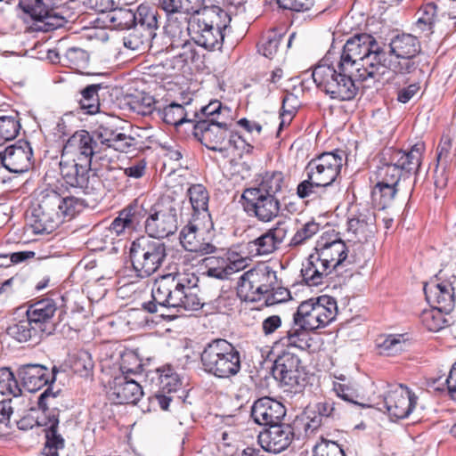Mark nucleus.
I'll return each mask as SVG.
<instances>
[{"instance_id":"41","label":"nucleus","mask_w":456,"mask_h":456,"mask_svg":"<svg viewBox=\"0 0 456 456\" xmlns=\"http://www.w3.org/2000/svg\"><path fill=\"white\" fill-rule=\"evenodd\" d=\"M279 248L271 233L267 231L258 238L250 240L247 244L248 253L251 256H267Z\"/></svg>"},{"instance_id":"30","label":"nucleus","mask_w":456,"mask_h":456,"mask_svg":"<svg viewBox=\"0 0 456 456\" xmlns=\"http://www.w3.org/2000/svg\"><path fill=\"white\" fill-rule=\"evenodd\" d=\"M333 271L335 270L329 265L328 261L314 251L303 264L301 275L303 281L308 286H318L324 283Z\"/></svg>"},{"instance_id":"9","label":"nucleus","mask_w":456,"mask_h":456,"mask_svg":"<svg viewBox=\"0 0 456 456\" xmlns=\"http://www.w3.org/2000/svg\"><path fill=\"white\" fill-rule=\"evenodd\" d=\"M193 134L204 146L214 151H224L229 147H250L240 135L233 133L224 120H199L194 125Z\"/></svg>"},{"instance_id":"45","label":"nucleus","mask_w":456,"mask_h":456,"mask_svg":"<svg viewBox=\"0 0 456 456\" xmlns=\"http://www.w3.org/2000/svg\"><path fill=\"white\" fill-rule=\"evenodd\" d=\"M406 339L402 334L381 336L378 340L380 354L390 356L398 354L405 347Z\"/></svg>"},{"instance_id":"53","label":"nucleus","mask_w":456,"mask_h":456,"mask_svg":"<svg viewBox=\"0 0 456 456\" xmlns=\"http://www.w3.org/2000/svg\"><path fill=\"white\" fill-rule=\"evenodd\" d=\"M20 129V125L15 117L2 116L0 117V137L3 143L5 141L14 139Z\"/></svg>"},{"instance_id":"34","label":"nucleus","mask_w":456,"mask_h":456,"mask_svg":"<svg viewBox=\"0 0 456 456\" xmlns=\"http://www.w3.org/2000/svg\"><path fill=\"white\" fill-rule=\"evenodd\" d=\"M301 361L294 354L283 353L274 362L273 373L286 385L292 386L297 383Z\"/></svg>"},{"instance_id":"27","label":"nucleus","mask_w":456,"mask_h":456,"mask_svg":"<svg viewBox=\"0 0 456 456\" xmlns=\"http://www.w3.org/2000/svg\"><path fill=\"white\" fill-rule=\"evenodd\" d=\"M285 414L282 403L267 396L257 399L251 407V417L260 426L276 425Z\"/></svg>"},{"instance_id":"32","label":"nucleus","mask_w":456,"mask_h":456,"mask_svg":"<svg viewBox=\"0 0 456 456\" xmlns=\"http://www.w3.org/2000/svg\"><path fill=\"white\" fill-rule=\"evenodd\" d=\"M205 270L202 272L203 275L217 280H227L233 273L242 270L246 266L244 258H240L235 261L220 257H206L203 259Z\"/></svg>"},{"instance_id":"13","label":"nucleus","mask_w":456,"mask_h":456,"mask_svg":"<svg viewBox=\"0 0 456 456\" xmlns=\"http://www.w3.org/2000/svg\"><path fill=\"white\" fill-rule=\"evenodd\" d=\"M346 154L343 151L323 152L311 159L306 167V175H311L314 180L322 183L326 188L330 186L338 176Z\"/></svg>"},{"instance_id":"47","label":"nucleus","mask_w":456,"mask_h":456,"mask_svg":"<svg viewBox=\"0 0 456 456\" xmlns=\"http://www.w3.org/2000/svg\"><path fill=\"white\" fill-rule=\"evenodd\" d=\"M60 61L64 62L71 69L80 71L87 67L89 55L81 48L71 47L66 51L62 59L60 58Z\"/></svg>"},{"instance_id":"60","label":"nucleus","mask_w":456,"mask_h":456,"mask_svg":"<svg viewBox=\"0 0 456 456\" xmlns=\"http://www.w3.org/2000/svg\"><path fill=\"white\" fill-rule=\"evenodd\" d=\"M290 220L283 219L278 221L273 228L268 230L279 248L287 237L290 230Z\"/></svg>"},{"instance_id":"37","label":"nucleus","mask_w":456,"mask_h":456,"mask_svg":"<svg viewBox=\"0 0 456 456\" xmlns=\"http://www.w3.org/2000/svg\"><path fill=\"white\" fill-rule=\"evenodd\" d=\"M7 333L19 342L38 341L43 337L27 315L23 319L11 324L7 328Z\"/></svg>"},{"instance_id":"16","label":"nucleus","mask_w":456,"mask_h":456,"mask_svg":"<svg viewBox=\"0 0 456 456\" xmlns=\"http://www.w3.org/2000/svg\"><path fill=\"white\" fill-rule=\"evenodd\" d=\"M258 193L259 191L245 190L241 195L243 208L249 216L261 222H270L278 216L281 203L276 197Z\"/></svg>"},{"instance_id":"40","label":"nucleus","mask_w":456,"mask_h":456,"mask_svg":"<svg viewBox=\"0 0 456 456\" xmlns=\"http://www.w3.org/2000/svg\"><path fill=\"white\" fill-rule=\"evenodd\" d=\"M102 88L100 84H92L80 92V98L77 100L80 109L86 114H95L100 110V99L98 92Z\"/></svg>"},{"instance_id":"39","label":"nucleus","mask_w":456,"mask_h":456,"mask_svg":"<svg viewBox=\"0 0 456 456\" xmlns=\"http://www.w3.org/2000/svg\"><path fill=\"white\" fill-rule=\"evenodd\" d=\"M135 28H142L147 37H154V30L158 28V13L153 8L145 5H140L137 12Z\"/></svg>"},{"instance_id":"19","label":"nucleus","mask_w":456,"mask_h":456,"mask_svg":"<svg viewBox=\"0 0 456 456\" xmlns=\"http://www.w3.org/2000/svg\"><path fill=\"white\" fill-rule=\"evenodd\" d=\"M32 148L27 141L20 140L0 151V161L12 173H23L31 166Z\"/></svg>"},{"instance_id":"51","label":"nucleus","mask_w":456,"mask_h":456,"mask_svg":"<svg viewBox=\"0 0 456 456\" xmlns=\"http://www.w3.org/2000/svg\"><path fill=\"white\" fill-rule=\"evenodd\" d=\"M377 175L378 177L380 179L379 182L389 183L390 185H398L400 179L402 177H405L404 174L401 171V169H399L398 167L395 166V163L391 161L390 159L388 163H385L379 167Z\"/></svg>"},{"instance_id":"28","label":"nucleus","mask_w":456,"mask_h":456,"mask_svg":"<svg viewBox=\"0 0 456 456\" xmlns=\"http://www.w3.org/2000/svg\"><path fill=\"white\" fill-rule=\"evenodd\" d=\"M115 121L113 118H109L108 120L102 122L94 131V135L102 144L118 151H126L134 145L135 139L115 127Z\"/></svg>"},{"instance_id":"63","label":"nucleus","mask_w":456,"mask_h":456,"mask_svg":"<svg viewBox=\"0 0 456 456\" xmlns=\"http://www.w3.org/2000/svg\"><path fill=\"white\" fill-rule=\"evenodd\" d=\"M277 3L283 9L294 12H304L313 6L314 0H277Z\"/></svg>"},{"instance_id":"52","label":"nucleus","mask_w":456,"mask_h":456,"mask_svg":"<svg viewBox=\"0 0 456 456\" xmlns=\"http://www.w3.org/2000/svg\"><path fill=\"white\" fill-rule=\"evenodd\" d=\"M163 120L165 123L175 126L188 121L183 106L175 102H172L163 109Z\"/></svg>"},{"instance_id":"2","label":"nucleus","mask_w":456,"mask_h":456,"mask_svg":"<svg viewBox=\"0 0 456 456\" xmlns=\"http://www.w3.org/2000/svg\"><path fill=\"white\" fill-rule=\"evenodd\" d=\"M354 40H357L356 36L346 41L336 66L330 62L331 53L329 52L312 72L316 86L331 99L350 101L358 92L355 80L373 82L372 76H367L370 69L365 62V55L360 52L354 55L350 49L349 45H354Z\"/></svg>"},{"instance_id":"36","label":"nucleus","mask_w":456,"mask_h":456,"mask_svg":"<svg viewBox=\"0 0 456 456\" xmlns=\"http://www.w3.org/2000/svg\"><path fill=\"white\" fill-rule=\"evenodd\" d=\"M187 195L193 210L192 218H199L201 216L202 220L209 221V195L206 187L200 183L192 184L189 187Z\"/></svg>"},{"instance_id":"17","label":"nucleus","mask_w":456,"mask_h":456,"mask_svg":"<svg viewBox=\"0 0 456 456\" xmlns=\"http://www.w3.org/2000/svg\"><path fill=\"white\" fill-rule=\"evenodd\" d=\"M192 218L180 232V242L185 250L200 256L214 253L216 249L212 242V233L208 227L197 223Z\"/></svg>"},{"instance_id":"26","label":"nucleus","mask_w":456,"mask_h":456,"mask_svg":"<svg viewBox=\"0 0 456 456\" xmlns=\"http://www.w3.org/2000/svg\"><path fill=\"white\" fill-rule=\"evenodd\" d=\"M315 251L326 259L335 271L346 267L354 262V257L348 256V249L346 243L341 240L329 241L322 237L315 246Z\"/></svg>"},{"instance_id":"43","label":"nucleus","mask_w":456,"mask_h":456,"mask_svg":"<svg viewBox=\"0 0 456 456\" xmlns=\"http://www.w3.org/2000/svg\"><path fill=\"white\" fill-rule=\"evenodd\" d=\"M445 314L444 310L431 306L430 309H425L421 313L420 320L427 330L432 332H437L448 323Z\"/></svg>"},{"instance_id":"10","label":"nucleus","mask_w":456,"mask_h":456,"mask_svg":"<svg viewBox=\"0 0 456 456\" xmlns=\"http://www.w3.org/2000/svg\"><path fill=\"white\" fill-rule=\"evenodd\" d=\"M336 300L330 296H321L302 302L293 314V324L307 330H314L330 323L337 315Z\"/></svg>"},{"instance_id":"55","label":"nucleus","mask_w":456,"mask_h":456,"mask_svg":"<svg viewBox=\"0 0 456 456\" xmlns=\"http://www.w3.org/2000/svg\"><path fill=\"white\" fill-rule=\"evenodd\" d=\"M452 139L448 134L443 135L437 147V161L440 165L445 167L449 162L452 161L456 156V148L454 153L452 152Z\"/></svg>"},{"instance_id":"18","label":"nucleus","mask_w":456,"mask_h":456,"mask_svg":"<svg viewBox=\"0 0 456 456\" xmlns=\"http://www.w3.org/2000/svg\"><path fill=\"white\" fill-rule=\"evenodd\" d=\"M417 396L405 386L400 384L389 390L384 398V406L390 417L404 419L415 408Z\"/></svg>"},{"instance_id":"20","label":"nucleus","mask_w":456,"mask_h":456,"mask_svg":"<svg viewBox=\"0 0 456 456\" xmlns=\"http://www.w3.org/2000/svg\"><path fill=\"white\" fill-rule=\"evenodd\" d=\"M294 439V430L290 425H271L269 428L260 432L258 444L267 452L280 453L285 451Z\"/></svg>"},{"instance_id":"1","label":"nucleus","mask_w":456,"mask_h":456,"mask_svg":"<svg viewBox=\"0 0 456 456\" xmlns=\"http://www.w3.org/2000/svg\"><path fill=\"white\" fill-rule=\"evenodd\" d=\"M354 45H349L353 54L359 52L365 55V62L370 71L373 82L387 83L397 75H410L419 68L422 53L419 38L409 33L393 36L387 45L381 46L369 34L356 36Z\"/></svg>"},{"instance_id":"35","label":"nucleus","mask_w":456,"mask_h":456,"mask_svg":"<svg viewBox=\"0 0 456 456\" xmlns=\"http://www.w3.org/2000/svg\"><path fill=\"white\" fill-rule=\"evenodd\" d=\"M312 338L309 330L295 324L274 343V347L293 348L298 351H306L312 346Z\"/></svg>"},{"instance_id":"31","label":"nucleus","mask_w":456,"mask_h":456,"mask_svg":"<svg viewBox=\"0 0 456 456\" xmlns=\"http://www.w3.org/2000/svg\"><path fill=\"white\" fill-rule=\"evenodd\" d=\"M374 215L365 208L348 218L347 232L352 240L362 243L374 235Z\"/></svg>"},{"instance_id":"21","label":"nucleus","mask_w":456,"mask_h":456,"mask_svg":"<svg viewBox=\"0 0 456 456\" xmlns=\"http://www.w3.org/2000/svg\"><path fill=\"white\" fill-rule=\"evenodd\" d=\"M146 215L147 209L135 201L119 211L110 225V232L117 236L131 234L141 227Z\"/></svg>"},{"instance_id":"12","label":"nucleus","mask_w":456,"mask_h":456,"mask_svg":"<svg viewBox=\"0 0 456 456\" xmlns=\"http://www.w3.org/2000/svg\"><path fill=\"white\" fill-rule=\"evenodd\" d=\"M177 207V203L170 198H163L147 210L143 224L148 237L163 239L176 232Z\"/></svg>"},{"instance_id":"58","label":"nucleus","mask_w":456,"mask_h":456,"mask_svg":"<svg viewBox=\"0 0 456 456\" xmlns=\"http://www.w3.org/2000/svg\"><path fill=\"white\" fill-rule=\"evenodd\" d=\"M314 456H345V453L337 443L322 440L314 446Z\"/></svg>"},{"instance_id":"14","label":"nucleus","mask_w":456,"mask_h":456,"mask_svg":"<svg viewBox=\"0 0 456 456\" xmlns=\"http://www.w3.org/2000/svg\"><path fill=\"white\" fill-rule=\"evenodd\" d=\"M56 394L50 388L45 389L38 397L37 404L39 409L43 411L48 421L44 425L47 426L45 428V444L43 449L45 456H59L58 451L64 447V439L58 433V412L53 409L49 412L50 406L53 405V401Z\"/></svg>"},{"instance_id":"8","label":"nucleus","mask_w":456,"mask_h":456,"mask_svg":"<svg viewBox=\"0 0 456 456\" xmlns=\"http://www.w3.org/2000/svg\"><path fill=\"white\" fill-rule=\"evenodd\" d=\"M129 255L136 275L146 278L162 265L167 257V247L160 240L142 236L131 243Z\"/></svg>"},{"instance_id":"46","label":"nucleus","mask_w":456,"mask_h":456,"mask_svg":"<svg viewBox=\"0 0 456 456\" xmlns=\"http://www.w3.org/2000/svg\"><path fill=\"white\" fill-rule=\"evenodd\" d=\"M159 372V387L162 393L171 394L181 388L182 380L173 368L164 367Z\"/></svg>"},{"instance_id":"56","label":"nucleus","mask_w":456,"mask_h":456,"mask_svg":"<svg viewBox=\"0 0 456 456\" xmlns=\"http://www.w3.org/2000/svg\"><path fill=\"white\" fill-rule=\"evenodd\" d=\"M436 9L437 7L434 3H429L420 10V16L417 20V26L419 29H431L436 19Z\"/></svg>"},{"instance_id":"24","label":"nucleus","mask_w":456,"mask_h":456,"mask_svg":"<svg viewBox=\"0 0 456 456\" xmlns=\"http://www.w3.org/2000/svg\"><path fill=\"white\" fill-rule=\"evenodd\" d=\"M56 372V367L49 371L45 366L34 363L21 365L17 370L22 386L28 392L38 391L45 385L54 382Z\"/></svg>"},{"instance_id":"49","label":"nucleus","mask_w":456,"mask_h":456,"mask_svg":"<svg viewBox=\"0 0 456 456\" xmlns=\"http://www.w3.org/2000/svg\"><path fill=\"white\" fill-rule=\"evenodd\" d=\"M326 187L322 183L314 180L311 175H307V179L302 181L297 188V194L300 199L314 200L326 191Z\"/></svg>"},{"instance_id":"48","label":"nucleus","mask_w":456,"mask_h":456,"mask_svg":"<svg viewBox=\"0 0 456 456\" xmlns=\"http://www.w3.org/2000/svg\"><path fill=\"white\" fill-rule=\"evenodd\" d=\"M0 394L13 397H18L21 394L18 381L9 368H0Z\"/></svg>"},{"instance_id":"59","label":"nucleus","mask_w":456,"mask_h":456,"mask_svg":"<svg viewBox=\"0 0 456 456\" xmlns=\"http://www.w3.org/2000/svg\"><path fill=\"white\" fill-rule=\"evenodd\" d=\"M74 370L81 376H87L94 369V362L88 352H80L74 362Z\"/></svg>"},{"instance_id":"62","label":"nucleus","mask_w":456,"mask_h":456,"mask_svg":"<svg viewBox=\"0 0 456 456\" xmlns=\"http://www.w3.org/2000/svg\"><path fill=\"white\" fill-rule=\"evenodd\" d=\"M202 115L204 118L201 120H214L221 121V116L223 115V108L222 103L219 101H213L207 106H204L201 109Z\"/></svg>"},{"instance_id":"61","label":"nucleus","mask_w":456,"mask_h":456,"mask_svg":"<svg viewBox=\"0 0 456 456\" xmlns=\"http://www.w3.org/2000/svg\"><path fill=\"white\" fill-rule=\"evenodd\" d=\"M283 36L273 33L268 36L267 40L262 45L260 51L269 59H272L277 53Z\"/></svg>"},{"instance_id":"5","label":"nucleus","mask_w":456,"mask_h":456,"mask_svg":"<svg viewBox=\"0 0 456 456\" xmlns=\"http://www.w3.org/2000/svg\"><path fill=\"white\" fill-rule=\"evenodd\" d=\"M231 20L228 12L221 7L205 6L201 12L191 16L188 35L199 46L209 51L220 49Z\"/></svg>"},{"instance_id":"44","label":"nucleus","mask_w":456,"mask_h":456,"mask_svg":"<svg viewBox=\"0 0 456 456\" xmlns=\"http://www.w3.org/2000/svg\"><path fill=\"white\" fill-rule=\"evenodd\" d=\"M284 185L283 175L281 172L266 174L257 187L248 188L247 190L259 191L258 194L275 197V194L281 191Z\"/></svg>"},{"instance_id":"42","label":"nucleus","mask_w":456,"mask_h":456,"mask_svg":"<svg viewBox=\"0 0 456 456\" xmlns=\"http://www.w3.org/2000/svg\"><path fill=\"white\" fill-rule=\"evenodd\" d=\"M106 19L110 26L117 29H129L136 23L135 13L132 10L117 6L109 12Z\"/></svg>"},{"instance_id":"29","label":"nucleus","mask_w":456,"mask_h":456,"mask_svg":"<svg viewBox=\"0 0 456 456\" xmlns=\"http://www.w3.org/2000/svg\"><path fill=\"white\" fill-rule=\"evenodd\" d=\"M424 293L431 306L438 307L450 314L454 308V292L451 283L431 281L425 283Z\"/></svg>"},{"instance_id":"23","label":"nucleus","mask_w":456,"mask_h":456,"mask_svg":"<svg viewBox=\"0 0 456 456\" xmlns=\"http://www.w3.org/2000/svg\"><path fill=\"white\" fill-rule=\"evenodd\" d=\"M19 7L32 20L43 22L45 29H56L65 23V19L50 9L45 0H20Z\"/></svg>"},{"instance_id":"22","label":"nucleus","mask_w":456,"mask_h":456,"mask_svg":"<svg viewBox=\"0 0 456 456\" xmlns=\"http://www.w3.org/2000/svg\"><path fill=\"white\" fill-rule=\"evenodd\" d=\"M96 146L93 136L86 130L77 131L71 135L62 149L61 158L74 159L88 162H93L96 158L94 148Z\"/></svg>"},{"instance_id":"15","label":"nucleus","mask_w":456,"mask_h":456,"mask_svg":"<svg viewBox=\"0 0 456 456\" xmlns=\"http://www.w3.org/2000/svg\"><path fill=\"white\" fill-rule=\"evenodd\" d=\"M92 162L86 159L81 161L74 159H62L60 161V172L67 184L74 188H80L86 192L95 188L99 183L98 176L92 172Z\"/></svg>"},{"instance_id":"11","label":"nucleus","mask_w":456,"mask_h":456,"mask_svg":"<svg viewBox=\"0 0 456 456\" xmlns=\"http://www.w3.org/2000/svg\"><path fill=\"white\" fill-rule=\"evenodd\" d=\"M276 285V272L268 265H259L241 274L237 294L243 301L256 302L274 291Z\"/></svg>"},{"instance_id":"4","label":"nucleus","mask_w":456,"mask_h":456,"mask_svg":"<svg viewBox=\"0 0 456 456\" xmlns=\"http://www.w3.org/2000/svg\"><path fill=\"white\" fill-rule=\"evenodd\" d=\"M82 207L81 201L69 195H61L54 190L45 191L37 208L28 217L34 233L49 234L66 218H72Z\"/></svg>"},{"instance_id":"6","label":"nucleus","mask_w":456,"mask_h":456,"mask_svg":"<svg viewBox=\"0 0 456 456\" xmlns=\"http://www.w3.org/2000/svg\"><path fill=\"white\" fill-rule=\"evenodd\" d=\"M202 370L217 379H229L241 369L240 351L232 343L223 338L208 342L200 353Z\"/></svg>"},{"instance_id":"3","label":"nucleus","mask_w":456,"mask_h":456,"mask_svg":"<svg viewBox=\"0 0 456 456\" xmlns=\"http://www.w3.org/2000/svg\"><path fill=\"white\" fill-rule=\"evenodd\" d=\"M198 282L199 278L193 273L163 275L154 283L152 301L144 303L143 308L151 314L158 312V305L176 308L178 312L197 310L202 305Z\"/></svg>"},{"instance_id":"50","label":"nucleus","mask_w":456,"mask_h":456,"mask_svg":"<svg viewBox=\"0 0 456 456\" xmlns=\"http://www.w3.org/2000/svg\"><path fill=\"white\" fill-rule=\"evenodd\" d=\"M396 184H389L379 182L372 191V197L375 201H379V204L382 208H387L394 200L397 188Z\"/></svg>"},{"instance_id":"64","label":"nucleus","mask_w":456,"mask_h":456,"mask_svg":"<svg viewBox=\"0 0 456 456\" xmlns=\"http://www.w3.org/2000/svg\"><path fill=\"white\" fill-rule=\"evenodd\" d=\"M333 390L336 395L344 401L351 403H357L356 398L358 397V395L352 387L345 384L334 382Z\"/></svg>"},{"instance_id":"54","label":"nucleus","mask_w":456,"mask_h":456,"mask_svg":"<svg viewBox=\"0 0 456 456\" xmlns=\"http://www.w3.org/2000/svg\"><path fill=\"white\" fill-rule=\"evenodd\" d=\"M319 224L314 221L305 223L291 238L289 246L297 247L312 238L319 232Z\"/></svg>"},{"instance_id":"25","label":"nucleus","mask_w":456,"mask_h":456,"mask_svg":"<svg viewBox=\"0 0 456 456\" xmlns=\"http://www.w3.org/2000/svg\"><path fill=\"white\" fill-rule=\"evenodd\" d=\"M56 310V304L53 299L44 298L30 305L26 315L43 336H49L55 329L53 316Z\"/></svg>"},{"instance_id":"57","label":"nucleus","mask_w":456,"mask_h":456,"mask_svg":"<svg viewBox=\"0 0 456 456\" xmlns=\"http://www.w3.org/2000/svg\"><path fill=\"white\" fill-rule=\"evenodd\" d=\"M150 38L151 37H147L146 33L141 32L138 28L134 27V29L124 37V45L132 51H139Z\"/></svg>"},{"instance_id":"38","label":"nucleus","mask_w":456,"mask_h":456,"mask_svg":"<svg viewBox=\"0 0 456 456\" xmlns=\"http://www.w3.org/2000/svg\"><path fill=\"white\" fill-rule=\"evenodd\" d=\"M166 18L165 29L172 37L181 38L183 35L188 34L190 14L183 12L166 13Z\"/></svg>"},{"instance_id":"33","label":"nucleus","mask_w":456,"mask_h":456,"mask_svg":"<svg viewBox=\"0 0 456 456\" xmlns=\"http://www.w3.org/2000/svg\"><path fill=\"white\" fill-rule=\"evenodd\" d=\"M390 151L391 154L389 159L401 169L405 176L418 172L424 151V145L422 143L414 144L409 151L401 150Z\"/></svg>"},{"instance_id":"7","label":"nucleus","mask_w":456,"mask_h":456,"mask_svg":"<svg viewBox=\"0 0 456 456\" xmlns=\"http://www.w3.org/2000/svg\"><path fill=\"white\" fill-rule=\"evenodd\" d=\"M141 369L137 356L133 353L125 354L120 364L121 373L110 382L108 396L114 403H136L142 395L139 383L130 378Z\"/></svg>"}]
</instances>
